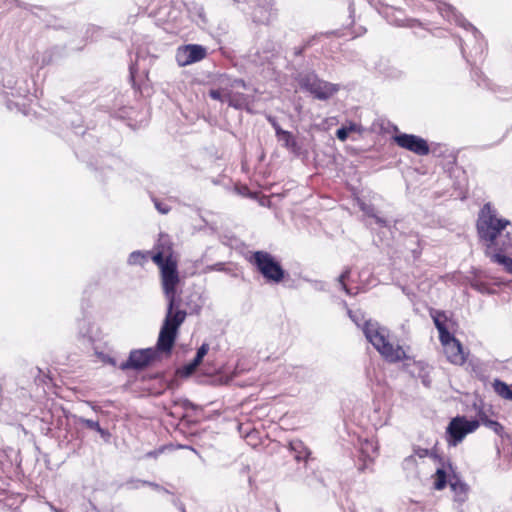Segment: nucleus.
<instances>
[{"mask_svg": "<svg viewBox=\"0 0 512 512\" xmlns=\"http://www.w3.org/2000/svg\"><path fill=\"white\" fill-rule=\"evenodd\" d=\"M177 287L173 286L172 291L168 292L162 289L165 298L168 301V309L163 326L170 328L173 331L178 332L179 327L186 318V312L183 310L176 309L177 306Z\"/></svg>", "mask_w": 512, "mask_h": 512, "instance_id": "7", "label": "nucleus"}, {"mask_svg": "<svg viewBox=\"0 0 512 512\" xmlns=\"http://www.w3.org/2000/svg\"><path fill=\"white\" fill-rule=\"evenodd\" d=\"M94 285H88L81 297V318L78 320L79 337L84 343L95 349L94 332Z\"/></svg>", "mask_w": 512, "mask_h": 512, "instance_id": "4", "label": "nucleus"}, {"mask_svg": "<svg viewBox=\"0 0 512 512\" xmlns=\"http://www.w3.org/2000/svg\"><path fill=\"white\" fill-rule=\"evenodd\" d=\"M97 431H98V433H101V434H103V433H104V431H103L99 426H98V428H97Z\"/></svg>", "mask_w": 512, "mask_h": 512, "instance_id": "38", "label": "nucleus"}, {"mask_svg": "<svg viewBox=\"0 0 512 512\" xmlns=\"http://www.w3.org/2000/svg\"><path fill=\"white\" fill-rule=\"evenodd\" d=\"M439 340L450 363L455 365H463L465 363L466 356L458 339L450 333L447 338H440Z\"/></svg>", "mask_w": 512, "mask_h": 512, "instance_id": "12", "label": "nucleus"}, {"mask_svg": "<svg viewBox=\"0 0 512 512\" xmlns=\"http://www.w3.org/2000/svg\"><path fill=\"white\" fill-rule=\"evenodd\" d=\"M476 229L479 239L488 247L506 250L512 247V223L498 216L494 206L487 202L478 213Z\"/></svg>", "mask_w": 512, "mask_h": 512, "instance_id": "1", "label": "nucleus"}, {"mask_svg": "<svg viewBox=\"0 0 512 512\" xmlns=\"http://www.w3.org/2000/svg\"><path fill=\"white\" fill-rule=\"evenodd\" d=\"M362 211L369 217L373 218L375 217L374 208L370 206H362Z\"/></svg>", "mask_w": 512, "mask_h": 512, "instance_id": "32", "label": "nucleus"}, {"mask_svg": "<svg viewBox=\"0 0 512 512\" xmlns=\"http://www.w3.org/2000/svg\"><path fill=\"white\" fill-rule=\"evenodd\" d=\"M393 140L399 147L418 156H426L430 153L428 142L417 135L401 133L395 135Z\"/></svg>", "mask_w": 512, "mask_h": 512, "instance_id": "10", "label": "nucleus"}, {"mask_svg": "<svg viewBox=\"0 0 512 512\" xmlns=\"http://www.w3.org/2000/svg\"><path fill=\"white\" fill-rule=\"evenodd\" d=\"M492 261L504 265L509 272H512V258L505 256L501 253H496L492 256Z\"/></svg>", "mask_w": 512, "mask_h": 512, "instance_id": "23", "label": "nucleus"}, {"mask_svg": "<svg viewBox=\"0 0 512 512\" xmlns=\"http://www.w3.org/2000/svg\"><path fill=\"white\" fill-rule=\"evenodd\" d=\"M492 387L498 396L505 400L512 401V390L505 382L495 379L492 383Z\"/></svg>", "mask_w": 512, "mask_h": 512, "instance_id": "21", "label": "nucleus"}, {"mask_svg": "<svg viewBox=\"0 0 512 512\" xmlns=\"http://www.w3.org/2000/svg\"><path fill=\"white\" fill-rule=\"evenodd\" d=\"M156 358V350L153 348L135 349L129 354L126 361L119 365L121 370H142L150 365Z\"/></svg>", "mask_w": 512, "mask_h": 512, "instance_id": "9", "label": "nucleus"}, {"mask_svg": "<svg viewBox=\"0 0 512 512\" xmlns=\"http://www.w3.org/2000/svg\"><path fill=\"white\" fill-rule=\"evenodd\" d=\"M477 417L478 419L476 421H479L480 425H484L485 427L491 429L496 435L503 437L505 433L503 425L498 421L490 419L488 414L483 409L478 411Z\"/></svg>", "mask_w": 512, "mask_h": 512, "instance_id": "18", "label": "nucleus"}, {"mask_svg": "<svg viewBox=\"0 0 512 512\" xmlns=\"http://www.w3.org/2000/svg\"><path fill=\"white\" fill-rule=\"evenodd\" d=\"M95 487L93 481L89 484H83L81 488V497L83 499L82 506L86 512H94L96 511L95 506Z\"/></svg>", "mask_w": 512, "mask_h": 512, "instance_id": "16", "label": "nucleus"}, {"mask_svg": "<svg viewBox=\"0 0 512 512\" xmlns=\"http://www.w3.org/2000/svg\"><path fill=\"white\" fill-rule=\"evenodd\" d=\"M449 483L454 493V500L461 504L464 503L468 499L469 486L456 476Z\"/></svg>", "mask_w": 512, "mask_h": 512, "instance_id": "17", "label": "nucleus"}, {"mask_svg": "<svg viewBox=\"0 0 512 512\" xmlns=\"http://www.w3.org/2000/svg\"><path fill=\"white\" fill-rule=\"evenodd\" d=\"M177 333L162 325L156 344V353L161 352L169 355L175 344Z\"/></svg>", "mask_w": 512, "mask_h": 512, "instance_id": "13", "label": "nucleus"}, {"mask_svg": "<svg viewBox=\"0 0 512 512\" xmlns=\"http://www.w3.org/2000/svg\"><path fill=\"white\" fill-rule=\"evenodd\" d=\"M447 466H448L449 469H452V466H451V464L449 462L447 463Z\"/></svg>", "mask_w": 512, "mask_h": 512, "instance_id": "39", "label": "nucleus"}, {"mask_svg": "<svg viewBox=\"0 0 512 512\" xmlns=\"http://www.w3.org/2000/svg\"><path fill=\"white\" fill-rule=\"evenodd\" d=\"M49 507L50 509L53 511V512H64L62 509H58L56 508L54 505H52L51 503H49Z\"/></svg>", "mask_w": 512, "mask_h": 512, "instance_id": "35", "label": "nucleus"}, {"mask_svg": "<svg viewBox=\"0 0 512 512\" xmlns=\"http://www.w3.org/2000/svg\"><path fill=\"white\" fill-rule=\"evenodd\" d=\"M439 461L442 464L441 468H438L433 477V486L435 490H443L447 486V471L445 469V461L442 458H439Z\"/></svg>", "mask_w": 512, "mask_h": 512, "instance_id": "20", "label": "nucleus"}, {"mask_svg": "<svg viewBox=\"0 0 512 512\" xmlns=\"http://www.w3.org/2000/svg\"><path fill=\"white\" fill-rule=\"evenodd\" d=\"M152 261L160 272L161 288L172 291L180 283L178 261L174 256L173 243L168 235L160 234L151 254Z\"/></svg>", "mask_w": 512, "mask_h": 512, "instance_id": "2", "label": "nucleus"}, {"mask_svg": "<svg viewBox=\"0 0 512 512\" xmlns=\"http://www.w3.org/2000/svg\"><path fill=\"white\" fill-rule=\"evenodd\" d=\"M249 262L256 267L267 282L280 283L285 278L286 272L280 262L267 251H255L250 256Z\"/></svg>", "mask_w": 512, "mask_h": 512, "instance_id": "5", "label": "nucleus"}, {"mask_svg": "<svg viewBox=\"0 0 512 512\" xmlns=\"http://www.w3.org/2000/svg\"><path fill=\"white\" fill-rule=\"evenodd\" d=\"M300 84L303 89L319 100H327L338 91L336 85L322 81L315 76H306Z\"/></svg>", "mask_w": 512, "mask_h": 512, "instance_id": "8", "label": "nucleus"}, {"mask_svg": "<svg viewBox=\"0 0 512 512\" xmlns=\"http://www.w3.org/2000/svg\"><path fill=\"white\" fill-rule=\"evenodd\" d=\"M199 364L200 363H196V360L193 359L192 362H190L187 365H185V367H184L185 374L189 375V374L193 373Z\"/></svg>", "mask_w": 512, "mask_h": 512, "instance_id": "30", "label": "nucleus"}, {"mask_svg": "<svg viewBox=\"0 0 512 512\" xmlns=\"http://www.w3.org/2000/svg\"><path fill=\"white\" fill-rule=\"evenodd\" d=\"M152 252L134 251L129 255L128 263L130 265L144 266L148 259L151 258Z\"/></svg>", "mask_w": 512, "mask_h": 512, "instance_id": "22", "label": "nucleus"}, {"mask_svg": "<svg viewBox=\"0 0 512 512\" xmlns=\"http://www.w3.org/2000/svg\"><path fill=\"white\" fill-rule=\"evenodd\" d=\"M356 130V125L351 124L349 127H341L336 131V136L340 141H346L350 132Z\"/></svg>", "mask_w": 512, "mask_h": 512, "instance_id": "24", "label": "nucleus"}, {"mask_svg": "<svg viewBox=\"0 0 512 512\" xmlns=\"http://www.w3.org/2000/svg\"><path fill=\"white\" fill-rule=\"evenodd\" d=\"M208 350H209V345L204 343L200 346V348L197 350V353H196V356H195V360H196V363H201L204 356L208 353Z\"/></svg>", "mask_w": 512, "mask_h": 512, "instance_id": "27", "label": "nucleus"}, {"mask_svg": "<svg viewBox=\"0 0 512 512\" xmlns=\"http://www.w3.org/2000/svg\"><path fill=\"white\" fill-rule=\"evenodd\" d=\"M346 276H347V274H342V275L340 276V281H343V280H344V278H345Z\"/></svg>", "mask_w": 512, "mask_h": 512, "instance_id": "37", "label": "nucleus"}, {"mask_svg": "<svg viewBox=\"0 0 512 512\" xmlns=\"http://www.w3.org/2000/svg\"><path fill=\"white\" fill-rule=\"evenodd\" d=\"M207 49L199 44H187L177 48L176 61L180 67H185L205 59Z\"/></svg>", "mask_w": 512, "mask_h": 512, "instance_id": "11", "label": "nucleus"}, {"mask_svg": "<svg viewBox=\"0 0 512 512\" xmlns=\"http://www.w3.org/2000/svg\"><path fill=\"white\" fill-rule=\"evenodd\" d=\"M97 357H98V360H101L104 363H109V364H111L113 366L116 365L115 360L110 358L108 355H105L103 353L98 352Z\"/></svg>", "mask_w": 512, "mask_h": 512, "instance_id": "31", "label": "nucleus"}, {"mask_svg": "<svg viewBox=\"0 0 512 512\" xmlns=\"http://www.w3.org/2000/svg\"><path fill=\"white\" fill-rule=\"evenodd\" d=\"M471 287L481 293H484L488 290V286L486 283H483L476 279L471 282Z\"/></svg>", "mask_w": 512, "mask_h": 512, "instance_id": "29", "label": "nucleus"}, {"mask_svg": "<svg viewBox=\"0 0 512 512\" xmlns=\"http://www.w3.org/2000/svg\"><path fill=\"white\" fill-rule=\"evenodd\" d=\"M479 426V421H469L464 416L453 418L447 427L448 443L457 445L467 434L474 432Z\"/></svg>", "mask_w": 512, "mask_h": 512, "instance_id": "6", "label": "nucleus"}, {"mask_svg": "<svg viewBox=\"0 0 512 512\" xmlns=\"http://www.w3.org/2000/svg\"><path fill=\"white\" fill-rule=\"evenodd\" d=\"M225 102H227L229 106L235 109L245 110L248 113H253L251 108L253 99L244 93L228 91L225 93Z\"/></svg>", "mask_w": 512, "mask_h": 512, "instance_id": "14", "label": "nucleus"}, {"mask_svg": "<svg viewBox=\"0 0 512 512\" xmlns=\"http://www.w3.org/2000/svg\"><path fill=\"white\" fill-rule=\"evenodd\" d=\"M414 455L418 456L419 458H425V457H433L435 459H439L440 457H438L437 455H434L433 453H430V451L426 448H421V447H415L414 448Z\"/></svg>", "mask_w": 512, "mask_h": 512, "instance_id": "26", "label": "nucleus"}, {"mask_svg": "<svg viewBox=\"0 0 512 512\" xmlns=\"http://www.w3.org/2000/svg\"><path fill=\"white\" fill-rule=\"evenodd\" d=\"M153 203H154V206L157 209V211L161 214H167L171 210V207L167 203H165L157 198L153 199Z\"/></svg>", "mask_w": 512, "mask_h": 512, "instance_id": "25", "label": "nucleus"}, {"mask_svg": "<svg viewBox=\"0 0 512 512\" xmlns=\"http://www.w3.org/2000/svg\"><path fill=\"white\" fill-rule=\"evenodd\" d=\"M268 120L275 128L276 135L279 138V140L284 142L285 147L293 152H297L299 150V146L293 134L289 131L281 129L280 126L272 117H268Z\"/></svg>", "mask_w": 512, "mask_h": 512, "instance_id": "15", "label": "nucleus"}, {"mask_svg": "<svg viewBox=\"0 0 512 512\" xmlns=\"http://www.w3.org/2000/svg\"><path fill=\"white\" fill-rule=\"evenodd\" d=\"M86 423L88 424L89 427H93L94 425H96L92 420H87Z\"/></svg>", "mask_w": 512, "mask_h": 512, "instance_id": "36", "label": "nucleus"}, {"mask_svg": "<svg viewBox=\"0 0 512 512\" xmlns=\"http://www.w3.org/2000/svg\"><path fill=\"white\" fill-rule=\"evenodd\" d=\"M209 96L214 100L225 102V93L220 89H211L209 91Z\"/></svg>", "mask_w": 512, "mask_h": 512, "instance_id": "28", "label": "nucleus"}, {"mask_svg": "<svg viewBox=\"0 0 512 512\" xmlns=\"http://www.w3.org/2000/svg\"><path fill=\"white\" fill-rule=\"evenodd\" d=\"M363 332L367 340L385 361L399 363L408 359L404 348L386 327L367 321L363 327Z\"/></svg>", "mask_w": 512, "mask_h": 512, "instance_id": "3", "label": "nucleus"}, {"mask_svg": "<svg viewBox=\"0 0 512 512\" xmlns=\"http://www.w3.org/2000/svg\"><path fill=\"white\" fill-rule=\"evenodd\" d=\"M373 218L375 219L376 223L379 224L380 226H383V227L387 226V221L385 219L377 216L376 214H375V217H373Z\"/></svg>", "mask_w": 512, "mask_h": 512, "instance_id": "33", "label": "nucleus"}, {"mask_svg": "<svg viewBox=\"0 0 512 512\" xmlns=\"http://www.w3.org/2000/svg\"><path fill=\"white\" fill-rule=\"evenodd\" d=\"M431 316H432L434 324L439 332V339L447 338L448 334H450V332L448 331V328L446 327L447 317H446L445 312L434 310L431 313Z\"/></svg>", "mask_w": 512, "mask_h": 512, "instance_id": "19", "label": "nucleus"}, {"mask_svg": "<svg viewBox=\"0 0 512 512\" xmlns=\"http://www.w3.org/2000/svg\"><path fill=\"white\" fill-rule=\"evenodd\" d=\"M235 83H236L237 85H239V86L243 87V88H245V87H246V83H245V81H244V80H242V79L235 80Z\"/></svg>", "mask_w": 512, "mask_h": 512, "instance_id": "34", "label": "nucleus"}]
</instances>
